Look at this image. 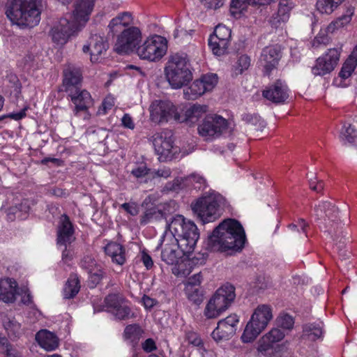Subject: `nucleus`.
Segmentation results:
<instances>
[{
	"label": "nucleus",
	"instance_id": "338daca9",
	"mask_svg": "<svg viewBox=\"0 0 357 357\" xmlns=\"http://www.w3.org/2000/svg\"><path fill=\"white\" fill-rule=\"evenodd\" d=\"M142 261L144 264V265L146 266V268L147 269H150L153 265V260L151 257V256L147 253L145 251H143L142 252Z\"/></svg>",
	"mask_w": 357,
	"mask_h": 357
},
{
	"label": "nucleus",
	"instance_id": "c85d7f7f",
	"mask_svg": "<svg viewBox=\"0 0 357 357\" xmlns=\"http://www.w3.org/2000/svg\"><path fill=\"white\" fill-rule=\"evenodd\" d=\"M106 255L109 256L113 262L123 265L126 261L125 252L123 246L117 243H109L105 247Z\"/></svg>",
	"mask_w": 357,
	"mask_h": 357
},
{
	"label": "nucleus",
	"instance_id": "bb28decb",
	"mask_svg": "<svg viewBox=\"0 0 357 357\" xmlns=\"http://www.w3.org/2000/svg\"><path fill=\"white\" fill-rule=\"evenodd\" d=\"M17 283L10 278L0 279V301L13 303L17 293Z\"/></svg>",
	"mask_w": 357,
	"mask_h": 357
},
{
	"label": "nucleus",
	"instance_id": "c9c22d12",
	"mask_svg": "<svg viewBox=\"0 0 357 357\" xmlns=\"http://www.w3.org/2000/svg\"><path fill=\"white\" fill-rule=\"evenodd\" d=\"M357 139V130L354 125L344 123L340 133V139L344 144H352Z\"/></svg>",
	"mask_w": 357,
	"mask_h": 357
},
{
	"label": "nucleus",
	"instance_id": "1a4fd4ad",
	"mask_svg": "<svg viewBox=\"0 0 357 357\" xmlns=\"http://www.w3.org/2000/svg\"><path fill=\"white\" fill-rule=\"evenodd\" d=\"M272 319V308L270 305L266 304L258 305L245 326L241 337L242 342L244 343L253 342L266 328Z\"/></svg>",
	"mask_w": 357,
	"mask_h": 357
},
{
	"label": "nucleus",
	"instance_id": "f257e3e1",
	"mask_svg": "<svg viewBox=\"0 0 357 357\" xmlns=\"http://www.w3.org/2000/svg\"><path fill=\"white\" fill-rule=\"evenodd\" d=\"M95 0H78L73 15H66L52 28L50 35L52 41L59 45L66 44L70 38L84 26L89 19Z\"/></svg>",
	"mask_w": 357,
	"mask_h": 357
},
{
	"label": "nucleus",
	"instance_id": "7c9ffc66",
	"mask_svg": "<svg viewBox=\"0 0 357 357\" xmlns=\"http://www.w3.org/2000/svg\"><path fill=\"white\" fill-rule=\"evenodd\" d=\"M323 324H307L303 326V334L301 338L303 340H308L315 341L323 335Z\"/></svg>",
	"mask_w": 357,
	"mask_h": 357
},
{
	"label": "nucleus",
	"instance_id": "2f4dec72",
	"mask_svg": "<svg viewBox=\"0 0 357 357\" xmlns=\"http://www.w3.org/2000/svg\"><path fill=\"white\" fill-rule=\"evenodd\" d=\"M3 325L10 338H17L22 334L21 324L15 317L6 316L3 319Z\"/></svg>",
	"mask_w": 357,
	"mask_h": 357
},
{
	"label": "nucleus",
	"instance_id": "4d7b16f0",
	"mask_svg": "<svg viewBox=\"0 0 357 357\" xmlns=\"http://www.w3.org/2000/svg\"><path fill=\"white\" fill-rule=\"evenodd\" d=\"M5 212L6 213L8 220L13 221L16 218L19 219L20 212L19 211L17 202H15L13 206L6 208Z\"/></svg>",
	"mask_w": 357,
	"mask_h": 357
},
{
	"label": "nucleus",
	"instance_id": "8fccbe9b",
	"mask_svg": "<svg viewBox=\"0 0 357 357\" xmlns=\"http://www.w3.org/2000/svg\"><path fill=\"white\" fill-rule=\"evenodd\" d=\"M172 171L169 167H162L158 169H151L150 172V178H162L165 179L168 178L171 176Z\"/></svg>",
	"mask_w": 357,
	"mask_h": 357
},
{
	"label": "nucleus",
	"instance_id": "ddd939ff",
	"mask_svg": "<svg viewBox=\"0 0 357 357\" xmlns=\"http://www.w3.org/2000/svg\"><path fill=\"white\" fill-rule=\"evenodd\" d=\"M227 121L217 114L208 115L198 127L200 135L207 139L220 137L227 128Z\"/></svg>",
	"mask_w": 357,
	"mask_h": 357
},
{
	"label": "nucleus",
	"instance_id": "7ed1b4c3",
	"mask_svg": "<svg viewBox=\"0 0 357 357\" xmlns=\"http://www.w3.org/2000/svg\"><path fill=\"white\" fill-rule=\"evenodd\" d=\"M131 22L130 13L124 12L113 18L108 25L113 34L120 33L114 45V50L120 54L135 52L142 40V32L139 28L128 27Z\"/></svg>",
	"mask_w": 357,
	"mask_h": 357
},
{
	"label": "nucleus",
	"instance_id": "4be33fe9",
	"mask_svg": "<svg viewBox=\"0 0 357 357\" xmlns=\"http://www.w3.org/2000/svg\"><path fill=\"white\" fill-rule=\"evenodd\" d=\"M263 96L275 104L283 103L289 98V89L284 82L278 79L263 91Z\"/></svg>",
	"mask_w": 357,
	"mask_h": 357
},
{
	"label": "nucleus",
	"instance_id": "0eeeda50",
	"mask_svg": "<svg viewBox=\"0 0 357 357\" xmlns=\"http://www.w3.org/2000/svg\"><path fill=\"white\" fill-rule=\"evenodd\" d=\"M166 78L174 89H179L192 79L191 65L185 54L172 55L165 68Z\"/></svg>",
	"mask_w": 357,
	"mask_h": 357
},
{
	"label": "nucleus",
	"instance_id": "bf43d9fd",
	"mask_svg": "<svg viewBox=\"0 0 357 357\" xmlns=\"http://www.w3.org/2000/svg\"><path fill=\"white\" fill-rule=\"evenodd\" d=\"M26 108L25 107L18 112H13L8 114L2 115L0 116V121L7 118L19 121L26 116Z\"/></svg>",
	"mask_w": 357,
	"mask_h": 357
},
{
	"label": "nucleus",
	"instance_id": "13d9d810",
	"mask_svg": "<svg viewBox=\"0 0 357 357\" xmlns=\"http://www.w3.org/2000/svg\"><path fill=\"white\" fill-rule=\"evenodd\" d=\"M202 275L201 273H198L188 278V282L185 284V287H188L189 286H191V287H195V288L199 287V285L202 283Z\"/></svg>",
	"mask_w": 357,
	"mask_h": 357
},
{
	"label": "nucleus",
	"instance_id": "ea45409f",
	"mask_svg": "<svg viewBox=\"0 0 357 357\" xmlns=\"http://www.w3.org/2000/svg\"><path fill=\"white\" fill-rule=\"evenodd\" d=\"M317 9L322 14H331L337 6L332 0H317Z\"/></svg>",
	"mask_w": 357,
	"mask_h": 357
},
{
	"label": "nucleus",
	"instance_id": "c756f323",
	"mask_svg": "<svg viewBox=\"0 0 357 357\" xmlns=\"http://www.w3.org/2000/svg\"><path fill=\"white\" fill-rule=\"evenodd\" d=\"M354 7H347L345 13L338 17L336 20L331 22L326 28L327 33H333L336 29L342 28L348 24L354 13Z\"/></svg>",
	"mask_w": 357,
	"mask_h": 357
},
{
	"label": "nucleus",
	"instance_id": "0e129e2a",
	"mask_svg": "<svg viewBox=\"0 0 357 357\" xmlns=\"http://www.w3.org/2000/svg\"><path fill=\"white\" fill-rule=\"evenodd\" d=\"M115 101L114 98L111 96H107L105 98L102 102V106L103 109V113L106 114L108 110L111 109L112 107L114 105Z\"/></svg>",
	"mask_w": 357,
	"mask_h": 357
},
{
	"label": "nucleus",
	"instance_id": "79ce46f5",
	"mask_svg": "<svg viewBox=\"0 0 357 357\" xmlns=\"http://www.w3.org/2000/svg\"><path fill=\"white\" fill-rule=\"evenodd\" d=\"M112 313L116 319L121 320L128 319L132 317L130 308L126 302L115 310H112Z\"/></svg>",
	"mask_w": 357,
	"mask_h": 357
},
{
	"label": "nucleus",
	"instance_id": "a878e982",
	"mask_svg": "<svg viewBox=\"0 0 357 357\" xmlns=\"http://www.w3.org/2000/svg\"><path fill=\"white\" fill-rule=\"evenodd\" d=\"M73 232L69 218L66 215H62L57 231V244L64 246L70 244L74 240Z\"/></svg>",
	"mask_w": 357,
	"mask_h": 357
},
{
	"label": "nucleus",
	"instance_id": "a18cd8bd",
	"mask_svg": "<svg viewBox=\"0 0 357 357\" xmlns=\"http://www.w3.org/2000/svg\"><path fill=\"white\" fill-rule=\"evenodd\" d=\"M183 181V179L182 178L177 177L172 181L167 182L162 191L163 192H178L182 188Z\"/></svg>",
	"mask_w": 357,
	"mask_h": 357
},
{
	"label": "nucleus",
	"instance_id": "a19ab883",
	"mask_svg": "<svg viewBox=\"0 0 357 357\" xmlns=\"http://www.w3.org/2000/svg\"><path fill=\"white\" fill-rule=\"evenodd\" d=\"M250 64V57L246 55L239 56L237 62L234 66V72L236 75L241 74L245 70H247Z\"/></svg>",
	"mask_w": 357,
	"mask_h": 357
},
{
	"label": "nucleus",
	"instance_id": "393cba45",
	"mask_svg": "<svg viewBox=\"0 0 357 357\" xmlns=\"http://www.w3.org/2000/svg\"><path fill=\"white\" fill-rule=\"evenodd\" d=\"M284 337V333L278 328H273L263 335L257 342V351L262 354L273 349V344L281 341Z\"/></svg>",
	"mask_w": 357,
	"mask_h": 357
},
{
	"label": "nucleus",
	"instance_id": "37998d69",
	"mask_svg": "<svg viewBox=\"0 0 357 357\" xmlns=\"http://www.w3.org/2000/svg\"><path fill=\"white\" fill-rule=\"evenodd\" d=\"M291 8L292 3L289 0H280L277 13L281 15L282 20H288Z\"/></svg>",
	"mask_w": 357,
	"mask_h": 357
},
{
	"label": "nucleus",
	"instance_id": "b1692460",
	"mask_svg": "<svg viewBox=\"0 0 357 357\" xmlns=\"http://www.w3.org/2000/svg\"><path fill=\"white\" fill-rule=\"evenodd\" d=\"M208 110L205 105L193 104L185 108L183 114H175V121L178 122H186L188 123H195Z\"/></svg>",
	"mask_w": 357,
	"mask_h": 357
},
{
	"label": "nucleus",
	"instance_id": "603ef678",
	"mask_svg": "<svg viewBox=\"0 0 357 357\" xmlns=\"http://www.w3.org/2000/svg\"><path fill=\"white\" fill-rule=\"evenodd\" d=\"M150 172L151 169L144 163L140 164L131 171V174L137 178H142L146 175L150 178Z\"/></svg>",
	"mask_w": 357,
	"mask_h": 357
},
{
	"label": "nucleus",
	"instance_id": "864d4df0",
	"mask_svg": "<svg viewBox=\"0 0 357 357\" xmlns=\"http://www.w3.org/2000/svg\"><path fill=\"white\" fill-rule=\"evenodd\" d=\"M356 66L357 65L352 63V61L347 60L339 73L340 77L343 79L348 78L349 76H351Z\"/></svg>",
	"mask_w": 357,
	"mask_h": 357
},
{
	"label": "nucleus",
	"instance_id": "cd10ccee",
	"mask_svg": "<svg viewBox=\"0 0 357 357\" xmlns=\"http://www.w3.org/2000/svg\"><path fill=\"white\" fill-rule=\"evenodd\" d=\"M38 344L47 351H53L59 346V340L56 335L47 330H41L36 335Z\"/></svg>",
	"mask_w": 357,
	"mask_h": 357
},
{
	"label": "nucleus",
	"instance_id": "774afa93",
	"mask_svg": "<svg viewBox=\"0 0 357 357\" xmlns=\"http://www.w3.org/2000/svg\"><path fill=\"white\" fill-rule=\"evenodd\" d=\"M121 121H122V125L125 128H127L129 129H134L135 123H133V121L129 114H124L121 119Z\"/></svg>",
	"mask_w": 357,
	"mask_h": 357
},
{
	"label": "nucleus",
	"instance_id": "f03ea898",
	"mask_svg": "<svg viewBox=\"0 0 357 357\" xmlns=\"http://www.w3.org/2000/svg\"><path fill=\"white\" fill-rule=\"evenodd\" d=\"M245 242V233L235 219L221 222L208 236L207 246L211 251L241 250Z\"/></svg>",
	"mask_w": 357,
	"mask_h": 357
},
{
	"label": "nucleus",
	"instance_id": "20e7f679",
	"mask_svg": "<svg viewBox=\"0 0 357 357\" xmlns=\"http://www.w3.org/2000/svg\"><path fill=\"white\" fill-rule=\"evenodd\" d=\"M42 0H11L6 14L20 27H33L40 21Z\"/></svg>",
	"mask_w": 357,
	"mask_h": 357
},
{
	"label": "nucleus",
	"instance_id": "f3484780",
	"mask_svg": "<svg viewBox=\"0 0 357 357\" xmlns=\"http://www.w3.org/2000/svg\"><path fill=\"white\" fill-rule=\"evenodd\" d=\"M238 322L239 317L236 314L220 320L211 334L214 340L218 342L230 339L236 333Z\"/></svg>",
	"mask_w": 357,
	"mask_h": 357
},
{
	"label": "nucleus",
	"instance_id": "052dcab7",
	"mask_svg": "<svg viewBox=\"0 0 357 357\" xmlns=\"http://www.w3.org/2000/svg\"><path fill=\"white\" fill-rule=\"evenodd\" d=\"M8 342V339L0 335V353L8 354L9 351H15Z\"/></svg>",
	"mask_w": 357,
	"mask_h": 357
},
{
	"label": "nucleus",
	"instance_id": "4468645a",
	"mask_svg": "<svg viewBox=\"0 0 357 357\" xmlns=\"http://www.w3.org/2000/svg\"><path fill=\"white\" fill-rule=\"evenodd\" d=\"M217 83L218 76L215 74L204 75L184 89V97L187 100H195L205 93L211 91Z\"/></svg>",
	"mask_w": 357,
	"mask_h": 357
},
{
	"label": "nucleus",
	"instance_id": "9b49d317",
	"mask_svg": "<svg viewBox=\"0 0 357 357\" xmlns=\"http://www.w3.org/2000/svg\"><path fill=\"white\" fill-rule=\"evenodd\" d=\"M167 40L165 38L155 35L148 38L136 49L135 53L141 59L155 61L160 59L166 53Z\"/></svg>",
	"mask_w": 357,
	"mask_h": 357
},
{
	"label": "nucleus",
	"instance_id": "423d86ee",
	"mask_svg": "<svg viewBox=\"0 0 357 357\" xmlns=\"http://www.w3.org/2000/svg\"><path fill=\"white\" fill-rule=\"evenodd\" d=\"M225 198L217 192L206 194L190 204L193 213L203 222H213L222 213Z\"/></svg>",
	"mask_w": 357,
	"mask_h": 357
},
{
	"label": "nucleus",
	"instance_id": "6e6552de",
	"mask_svg": "<svg viewBox=\"0 0 357 357\" xmlns=\"http://www.w3.org/2000/svg\"><path fill=\"white\" fill-rule=\"evenodd\" d=\"M339 211L330 202H321L314 207V215L321 230L327 233L333 241H337L340 229Z\"/></svg>",
	"mask_w": 357,
	"mask_h": 357
},
{
	"label": "nucleus",
	"instance_id": "e2e57ef3",
	"mask_svg": "<svg viewBox=\"0 0 357 357\" xmlns=\"http://www.w3.org/2000/svg\"><path fill=\"white\" fill-rule=\"evenodd\" d=\"M142 303L144 307L147 310H150L158 304V301L149 297V296L144 295L142 298Z\"/></svg>",
	"mask_w": 357,
	"mask_h": 357
},
{
	"label": "nucleus",
	"instance_id": "4c0bfd02",
	"mask_svg": "<svg viewBox=\"0 0 357 357\" xmlns=\"http://www.w3.org/2000/svg\"><path fill=\"white\" fill-rule=\"evenodd\" d=\"M126 302L124 298L117 294H109L105 299V303L109 310L112 312Z\"/></svg>",
	"mask_w": 357,
	"mask_h": 357
},
{
	"label": "nucleus",
	"instance_id": "49530a36",
	"mask_svg": "<svg viewBox=\"0 0 357 357\" xmlns=\"http://www.w3.org/2000/svg\"><path fill=\"white\" fill-rule=\"evenodd\" d=\"M141 333V328L137 324L128 325L124 331V335L126 339L135 340L139 338Z\"/></svg>",
	"mask_w": 357,
	"mask_h": 357
},
{
	"label": "nucleus",
	"instance_id": "5fc2aeb1",
	"mask_svg": "<svg viewBox=\"0 0 357 357\" xmlns=\"http://www.w3.org/2000/svg\"><path fill=\"white\" fill-rule=\"evenodd\" d=\"M90 274V280L91 282L96 285L98 284L105 277V273L102 270L100 266L96 268L95 271L91 273H89Z\"/></svg>",
	"mask_w": 357,
	"mask_h": 357
},
{
	"label": "nucleus",
	"instance_id": "9d476101",
	"mask_svg": "<svg viewBox=\"0 0 357 357\" xmlns=\"http://www.w3.org/2000/svg\"><path fill=\"white\" fill-rule=\"evenodd\" d=\"M236 297L235 288L231 284H225L218 289L206 304L204 314L207 319L218 317L227 310Z\"/></svg>",
	"mask_w": 357,
	"mask_h": 357
},
{
	"label": "nucleus",
	"instance_id": "a211bd4d",
	"mask_svg": "<svg viewBox=\"0 0 357 357\" xmlns=\"http://www.w3.org/2000/svg\"><path fill=\"white\" fill-rule=\"evenodd\" d=\"M340 49L331 48L322 56L318 58L312 68L314 75H324L334 70L340 59Z\"/></svg>",
	"mask_w": 357,
	"mask_h": 357
},
{
	"label": "nucleus",
	"instance_id": "6ab92c4d",
	"mask_svg": "<svg viewBox=\"0 0 357 357\" xmlns=\"http://www.w3.org/2000/svg\"><path fill=\"white\" fill-rule=\"evenodd\" d=\"M282 57L280 45L276 44L265 47L261 53L259 63L264 68V74L269 75L276 68Z\"/></svg>",
	"mask_w": 357,
	"mask_h": 357
},
{
	"label": "nucleus",
	"instance_id": "72a5a7b5",
	"mask_svg": "<svg viewBox=\"0 0 357 357\" xmlns=\"http://www.w3.org/2000/svg\"><path fill=\"white\" fill-rule=\"evenodd\" d=\"M79 289V281L77 275H70L63 289V297L66 299L74 298L78 294Z\"/></svg>",
	"mask_w": 357,
	"mask_h": 357
},
{
	"label": "nucleus",
	"instance_id": "de8ad7c7",
	"mask_svg": "<svg viewBox=\"0 0 357 357\" xmlns=\"http://www.w3.org/2000/svg\"><path fill=\"white\" fill-rule=\"evenodd\" d=\"M80 266L82 268L86 269L89 273L95 271L96 268L99 266L94 258L91 256H84L80 261Z\"/></svg>",
	"mask_w": 357,
	"mask_h": 357
},
{
	"label": "nucleus",
	"instance_id": "58836bf2",
	"mask_svg": "<svg viewBox=\"0 0 357 357\" xmlns=\"http://www.w3.org/2000/svg\"><path fill=\"white\" fill-rule=\"evenodd\" d=\"M185 294L188 298L196 305H199L203 301V294L200 287H188L185 288Z\"/></svg>",
	"mask_w": 357,
	"mask_h": 357
},
{
	"label": "nucleus",
	"instance_id": "c03bdc74",
	"mask_svg": "<svg viewBox=\"0 0 357 357\" xmlns=\"http://www.w3.org/2000/svg\"><path fill=\"white\" fill-rule=\"evenodd\" d=\"M276 321L278 326L288 330L291 329L294 324L293 317L287 314H280Z\"/></svg>",
	"mask_w": 357,
	"mask_h": 357
},
{
	"label": "nucleus",
	"instance_id": "aec40b11",
	"mask_svg": "<svg viewBox=\"0 0 357 357\" xmlns=\"http://www.w3.org/2000/svg\"><path fill=\"white\" fill-rule=\"evenodd\" d=\"M62 91L66 93L81 87L82 75L79 67L69 63L63 71Z\"/></svg>",
	"mask_w": 357,
	"mask_h": 357
},
{
	"label": "nucleus",
	"instance_id": "412c9836",
	"mask_svg": "<svg viewBox=\"0 0 357 357\" xmlns=\"http://www.w3.org/2000/svg\"><path fill=\"white\" fill-rule=\"evenodd\" d=\"M67 94L74 105L73 112L75 116H78L80 112H87L93 105V99L90 93L81 87Z\"/></svg>",
	"mask_w": 357,
	"mask_h": 357
},
{
	"label": "nucleus",
	"instance_id": "473e14b6",
	"mask_svg": "<svg viewBox=\"0 0 357 357\" xmlns=\"http://www.w3.org/2000/svg\"><path fill=\"white\" fill-rule=\"evenodd\" d=\"M165 209V204L162 206V208L159 207H151L147 208L142 215L140 222L142 225H146L153 221H158L165 217V213L162 210Z\"/></svg>",
	"mask_w": 357,
	"mask_h": 357
},
{
	"label": "nucleus",
	"instance_id": "f704fd0d",
	"mask_svg": "<svg viewBox=\"0 0 357 357\" xmlns=\"http://www.w3.org/2000/svg\"><path fill=\"white\" fill-rule=\"evenodd\" d=\"M218 36H210L208 38V46L213 53L216 56H222L227 52L229 42L225 39H220Z\"/></svg>",
	"mask_w": 357,
	"mask_h": 357
},
{
	"label": "nucleus",
	"instance_id": "5701e85b",
	"mask_svg": "<svg viewBox=\"0 0 357 357\" xmlns=\"http://www.w3.org/2000/svg\"><path fill=\"white\" fill-rule=\"evenodd\" d=\"M88 45L83 47L84 52H90L91 61L96 62L98 60L99 56L105 52L109 47L107 41L100 34H91L89 39Z\"/></svg>",
	"mask_w": 357,
	"mask_h": 357
},
{
	"label": "nucleus",
	"instance_id": "2eb2a0df",
	"mask_svg": "<svg viewBox=\"0 0 357 357\" xmlns=\"http://www.w3.org/2000/svg\"><path fill=\"white\" fill-rule=\"evenodd\" d=\"M151 120L155 123L167 122L178 114L175 106L169 101L155 100L149 107Z\"/></svg>",
	"mask_w": 357,
	"mask_h": 357
},
{
	"label": "nucleus",
	"instance_id": "39448f33",
	"mask_svg": "<svg viewBox=\"0 0 357 357\" xmlns=\"http://www.w3.org/2000/svg\"><path fill=\"white\" fill-rule=\"evenodd\" d=\"M169 234H172L179 241L181 250L185 255H190L195 250L199 238L196 225L183 215H177L168 224Z\"/></svg>",
	"mask_w": 357,
	"mask_h": 357
},
{
	"label": "nucleus",
	"instance_id": "09e8293b",
	"mask_svg": "<svg viewBox=\"0 0 357 357\" xmlns=\"http://www.w3.org/2000/svg\"><path fill=\"white\" fill-rule=\"evenodd\" d=\"M17 204L18 205V208L20 212L19 219H25L31 209V206L33 204L32 201L24 199L20 202H17Z\"/></svg>",
	"mask_w": 357,
	"mask_h": 357
},
{
	"label": "nucleus",
	"instance_id": "680f3d73",
	"mask_svg": "<svg viewBox=\"0 0 357 357\" xmlns=\"http://www.w3.org/2000/svg\"><path fill=\"white\" fill-rule=\"evenodd\" d=\"M204 6L209 9H218L221 7L225 0H200Z\"/></svg>",
	"mask_w": 357,
	"mask_h": 357
},
{
	"label": "nucleus",
	"instance_id": "e433bc0d",
	"mask_svg": "<svg viewBox=\"0 0 357 357\" xmlns=\"http://www.w3.org/2000/svg\"><path fill=\"white\" fill-rule=\"evenodd\" d=\"M241 119L247 124L254 126L257 130H261L266 126L264 121L255 114L245 113L241 115Z\"/></svg>",
	"mask_w": 357,
	"mask_h": 357
},
{
	"label": "nucleus",
	"instance_id": "69168bd1",
	"mask_svg": "<svg viewBox=\"0 0 357 357\" xmlns=\"http://www.w3.org/2000/svg\"><path fill=\"white\" fill-rule=\"evenodd\" d=\"M287 20H282L281 15H279L278 13L273 15L271 19L270 20V23L271 26L275 29L280 26V25L283 23H285Z\"/></svg>",
	"mask_w": 357,
	"mask_h": 357
},
{
	"label": "nucleus",
	"instance_id": "6e6d98bb",
	"mask_svg": "<svg viewBox=\"0 0 357 357\" xmlns=\"http://www.w3.org/2000/svg\"><path fill=\"white\" fill-rule=\"evenodd\" d=\"M185 339L189 344L199 347L202 344V341L199 335L193 331H188L185 334Z\"/></svg>",
	"mask_w": 357,
	"mask_h": 357
},
{
	"label": "nucleus",
	"instance_id": "f8f14e48",
	"mask_svg": "<svg viewBox=\"0 0 357 357\" xmlns=\"http://www.w3.org/2000/svg\"><path fill=\"white\" fill-rule=\"evenodd\" d=\"M159 247L162 248V260L169 265L177 264L182 255H185L181 249L177 238L167 231L165 232L157 248Z\"/></svg>",
	"mask_w": 357,
	"mask_h": 357
},
{
	"label": "nucleus",
	"instance_id": "3c124183",
	"mask_svg": "<svg viewBox=\"0 0 357 357\" xmlns=\"http://www.w3.org/2000/svg\"><path fill=\"white\" fill-rule=\"evenodd\" d=\"M211 36H218L220 39H225L227 42L229 43L231 38V31L225 26L218 25L215 29L214 33Z\"/></svg>",
	"mask_w": 357,
	"mask_h": 357
},
{
	"label": "nucleus",
	"instance_id": "dca6fc26",
	"mask_svg": "<svg viewBox=\"0 0 357 357\" xmlns=\"http://www.w3.org/2000/svg\"><path fill=\"white\" fill-rule=\"evenodd\" d=\"M153 144L160 160H170L173 158L174 148L170 132L155 133L153 136Z\"/></svg>",
	"mask_w": 357,
	"mask_h": 357
}]
</instances>
